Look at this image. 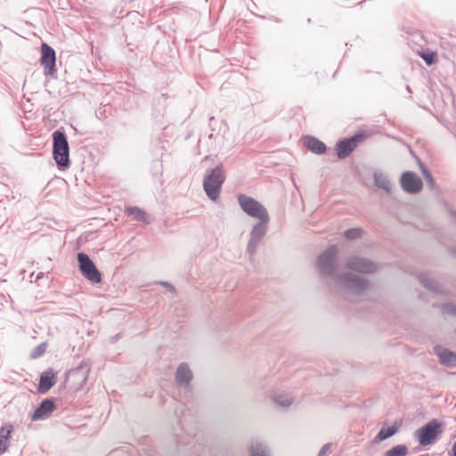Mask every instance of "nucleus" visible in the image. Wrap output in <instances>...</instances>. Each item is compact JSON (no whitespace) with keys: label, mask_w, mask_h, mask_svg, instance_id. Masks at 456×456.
<instances>
[{"label":"nucleus","mask_w":456,"mask_h":456,"mask_svg":"<svg viewBox=\"0 0 456 456\" xmlns=\"http://www.w3.org/2000/svg\"><path fill=\"white\" fill-rule=\"evenodd\" d=\"M273 401L281 408H288L293 403V398L289 394L279 393L273 395Z\"/></svg>","instance_id":"21"},{"label":"nucleus","mask_w":456,"mask_h":456,"mask_svg":"<svg viewBox=\"0 0 456 456\" xmlns=\"http://www.w3.org/2000/svg\"><path fill=\"white\" fill-rule=\"evenodd\" d=\"M452 215L454 216L455 220H456V211H452ZM449 253L456 258V249L455 248H449Z\"/></svg>","instance_id":"33"},{"label":"nucleus","mask_w":456,"mask_h":456,"mask_svg":"<svg viewBox=\"0 0 456 456\" xmlns=\"http://www.w3.org/2000/svg\"><path fill=\"white\" fill-rule=\"evenodd\" d=\"M338 246L330 245L317 258L320 273L331 278L333 283L349 294L360 295L367 289L369 281L348 272L336 274L338 268Z\"/></svg>","instance_id":"1"},{"label":"nucleus","mask_w":456,"mask_h":456,"mask_svg":"<svg viewBox=\"0 0 456 456\" xmlns=\"http://www.w3.org/2000/svg\"><path fill=\"white\" fill-rule=\"evenodd\" d=\"M238 203L240 208L251 217L258 220L270 217L265 206L252 197L240 194L238 196Z\"/></svg>","instance_id":"6"},{"label":"nucleus","mask_w":456,"mask_h":456,"mask_svg":"<svg viewBox=\"0 0 456 456\" xmlns=\"http://www.w3.org/2000/svg\"><path fill=\"white\" fill-rule=\"evenodd\" d=\"M40 62L46 75L51 74L54 70L56 62L55 51L45 43L41 46Z\"/></svg>","instance_id":"11"},{"label":"nucleus","mask_w":456,"mask_h":456,"mask_svg":"<svg viewBox=\"0 0 456 456\" xmlns=\"http://www.w3.org/2000/svg\"><path fill=\"white\" fill-rule=\"evenodd\" d=\"M445 425L443 421L433 419L427 424L417 429L415 436L419 444L422 446L433 444L437 437L444 433Z\"/></svg>","instance_id":"4"},{"label":"nucleus","mask_w":456,"mask_h":456,"mask_svg":"<svg viewBox=\"0 0 456 456\" xmlns=\"http://www.w3.org/2000/svg\"><path fill=\"white\" fill-rule=\"evenodd\" d=\"M398 429L399 427L396 423L388 428H382L378 433L376 439L379 441H384L396 434Z\"/></svg>","instance_id":"23"},{"label":"nucleus","mask_w":456,"mask_h":456,"mask_svg":"<svg viewBox=\"0 0 456 456\" xmlns=\"http://www.w3.org/2000/svg\"><path fill=\"white\" fill-rule=\"evenodd\" d=\"M55 409V405L53 400L45 399L35 410L32 414V420L45 419L50 416V414Z\"/></svg>","instance_id":"12"},{"label":"nucleus","mask_w":456,"mask_h":456,"mask_svg":"<svg viewBox=\"0 0 456 456\" xmlns=\"http://www.w3.org/2000/svg\"><path fill=\"white\" fill-rule=\"evenodd\" d=\"M400 183L403 191L409 193H417L422 188L421 179L415 173L411 171L402 174Z\"/></svg>","instance_id":"10"},{"label":"nucleus","mask_w":456,"mask_h":456,"mask_svg":"<svg viewBox=\"0 0 456 456\" xmlns=\"http://www.w3.org/2000/svg\"><path fill=\"white\" fill-rule=\"evenodd\" d=\"M375 185L379 188L385 190L389 192L391 190V183L387 176L379 171H375L373 174Z\"/></svg>","instance_id":"20"},{"label":"nucleus","mask_w":456,"mask_h":456,"mask_svg":"<svg viewBox=\"0 0 456 456\" xmlns=\"http://www.w3.org/2000/svg\"><path fill=\"white\" fill-rule=\"evenodd\" d=\"M441 310L445 314L456 317V306L452 304H443Z\"/></svg>","instance_id":"26"},{"label":"nucleus","mask_w":456,"mask_h":456,"mask_svg":"<svg viewBox=\"0 0 456 456\" xmlns=\"http://www.w3.org/2000/svg\"><path fill=\"white\" fill-rule=\"evenodd\" d=\"M44 345H39L37 347V352H35L33 354V357H37L38 355H40L41 354H43L44 352Z\"/></svg>","instance_id":"32"},{"label":"nucleus","mask_w":456,"mask_h":456,"mask_svg":"<svg viewBox=\"0 0 456 456\" xmlns=\"http://www.w3.org/2000/svg\"><path fill=\"white\" fill-rule=\"evenodd\" d=\"M363 139V135L355 134L350 138L339 141L336 144L337 154L339 159H346L357 147V144Z\"/></svg>","instance_id":"9"},{"label":"nucleus","mask_w":456,"mask_h":456,"mask_svg":"<svg viewBox=\"0 0 456 456\" xmlns=\"http://www.w3.org/2000/svg\"><path fill=\"white\" fill-rule=\"evenodd\" d=\"M77 261L79 264V270L86 280L92 283H100L102 281V274L88 255L85 253H78Z\"/></svg>","instance_id":"7"},{"label":"nucleus","mask_w":456,"mask_h":456,"mask_svg":"<svg viewBox=\"0 0 456 456\" xmlns=\"http://www.w3.org/2000/svg\"><path fill=\"white\" fill-rule=\"evenodd\" d=\"M408 454V448L404 444H398L387 450L384 456H406Z\"/></svg>","instance_id":"24"},{"label":"nucleus","mask_w":456,"mask_h":456,"mask_svg":"<svg viewBox=\"0 0 456 456\" xmlns=\"http://www.w3.org/2000/svg\"><path fill=\"white\" fill-rule=\"evenodd\" d=\"M452 456H456V441L452 444Z\"/></svg>","instance_id":"34"},{"label":"nucleus","mask_w":456,"mask_h":456,"mask_svg":"<svg viewBox=\"0 0 456 456\" xmlns=\"http://www.w3.org/2000/svg\"><path fill=\"white\" fill-rule=\"evenodd\" d=\"M305 144L314 154L321 155L326 151L325 143L314 136H306L305 138Z\"/></svg>","instance_id":"16"},{"label":"nucleus","mask_w":456,"mask_h":456,"mask_svg":"<svg viewBox=\"0 0 456 456\" xmlns=\"http://www.w3.org/2000/svg\"><path fill=\"white\" fill-rule=\"evenodd\" d=\"M53 159L59 170L65 171L70 167L69 148L66 134L64 132L56 130L53 133Z\"/></svg>","instance_id":"2"},{"label":"nucleus","mask_w":456,"mask_h":456,"mask_svg":"<svg viewBox=\"0 0 456 456\" xmlns=\"http://www.w3.org/2000/svg\"><path fill=\"white\" fill-rule=\"evenodd\" d=\"M435 352L438 355L441 364L448 367L456 366V353L441 346H436Z\"/></svg>","instance_id":"13"},{"label":"nucleus","mask_w":456,"mask_h":456,"mask_svg":"<svg viewBox=\"0 0 456 456\" xmlns=\"http://www.w3.org/2000/svg\"><path fill=\"white\" fill-rule=\"evenodd\" d=\"M345 266L360 273H371L377 270V265L374 262L359 256H349Z\"/></svg>","instance_id":"8"},{"label":"nucleus","mask_w":456,"mask_h":456,"mask_svg":"<svg viewBox=\"0 0 456 456\" xmlns=\"http://www.w3.org/2000/svg\"><path fill=\"white\" fill-rule=\"evenodd\" d=\"M332 446V444H325L320 450L318 456H327V454L330 452V448Z\"/></svg>","instance_id":"30"},{"label":"nucleus","mask_w":456,"mask_h":456,"mask_svg":"<svg viewBox=\"0 0 456 456\" xmlns=\"http://www.w3.org/2000/svg\"><path fill=\"white\" fill-rule=\"evenodd\" d=\"M362 230L360 228H352L345 231L344 235L347 239H356L361 236Z\"/></svg>","instance_id":"25"},{"label":"nucleus","mask_w":456,"mask_h":456,"mask_svg":"<svg viewBox=\"0 0 456 456\" xmlns=\"http://www.w3.org/2000/svg\"><path fill=\"white\" fill-rule=\"evenodd\" d=\"M12 431V426L11 424L3 426L0 428V453L3 454L6 452L9 446V438Z\"/></svg>","instance_id":"18"},{"label":"nucleus","mask_w":456,"mask_h":456,"mask_svg":"<svg viewBox=\"0 0 456 456\" xmlns=\"http://www.w3.org/2000/svg\"><path fill=\"white\" fill-rule=\"evenodd\" d=\"M250 456H271V454L266 444L254 442L250 447Z\"/></svg>","instance_id":"22"},{"label":"nucleus","mask_w":456,"mask_h":456,"mask_svg":"<svg viewBox=\"0 0 456 456\" xmlns=\"http://www.w3.org/2000/svg\"><path fill=\"white\" fill-rule=\"evenodd\" d=\"M192 379V373L185 362H182L175 373V380L180 385L187 386L189 385L191 379Z\"/></svg>","instance_id":"15"},{"label":"nucleus","mask_w":456,"mask_h":456,"mask_svg":"<svg viewBox=\"0 0 456 456\" xmlns=\"http://www.w3.org/2000/svg\"><path fill=\"white\" fill-rule=\"evenodd\" d=\"M55 384V377L52 370L44 371L40 376L38 392L46 393Z\"/></svg>","instance_id":"14"},{"label":"nucleus","mask_w":456,"mask_h":456,"mask_svg":"<svg viewBox=\"0 0 456 456\" xmlns=\"http://www.w3.org/2000/svg\"><path fill=\"white\" fill-rule=\"evenodd\" d=\"M159 284H161L163 287H165L166 289H167L171 292H175V287L171 283H169L167 281H160Z\"/></svg>","instance_id":"31"},{"label":"nucleus","mask_w":456,"mask_h":456,"mask_svg":"<svg viewBox=\"0 0 456 456\" xmlns=\"http://www.w3.org/2000/svg\"><path fill=\"white\" fill-rule=\"evenodd\" d=\"M224 179L221 167L207 170L203 180V187L207 196L211 200L215 201L219 197Z\"/></svg>","instance_id":"3"},{"label":"nucleus","mask_w":456,"mask_h":456,"mask_svg":"<svg viewBox=\"0 0 456 456\" xmlns=\"http://www.w3.org/2000/svg\"><path fill=\"white\" fill-rule=\"evenodd\" d=\"M420 56L428 65H432L436 60V54L435 53H422Z\"/></svg>","instance_id":"28"},{"label":"nucleus","mask_w":456,"mask_h":456,"mask_svg":"<svg viewBox=\"0 0 456 456\" xmlns=\"http://www.w3.org/2000/svg\"><path fill=\"white\" fill-rule=\"evenodd\" d=\"M125 213L127 216H132L135 221L142 222L145 224H149L146 212L138 207H127L125 209Z\"/></svg>","instance_id":"19"},{"label":"nucleus","mask_w":456,"mask_h":456,"mask_svg":"<svg viewBox=\"0 0 456 456\" xmlns=\"http://www.w3.org/2000/svg\"><path fill=\"white\" fill-rule=\"evenodd\" d=\"M269 222L270 217L259 219L258 222L253 225L250 231L249 240L247 245V253L248 254L250 260H252L259 243L266 234Z\"/></svg>","instance_id":"5"},{"label":"nucleus","mask_w":456,"mask_h":456,"mask_svg":"<svg viewBox=\"0 0 456 456\" xmlns=\"http://www.w3.org/2000/svg\"><path fill=\"white\" fill-rule=\"evenodd\" d=\"M421 169H422V174L424 175V178H425L427 183L430 186V188H433V186H434V180H433L430 173L425 167H421Z\"/></svg>","instance_id":"29"},{"label":"nucleus","mask_w":456,"mask_h":456,"mask_svg":"<svg viewBox=\"0 0 456 456\" xmlns=\"http://www.w3.org/2000/svg\"><path fill=\"white\" fill-rule=\"evenodd\" d=\"M411 42L423 46V45L427 43V40L421 33L417 32L411 35Z\"/></svg>","instance_id":"27"},{"label":"nucleus","mask_w":456,"mask_h":456,"mask_svg":"<svg viewBox=\"0 0 456 456\" xmlns=\"http://www.w3.org/2000/svg\"><path fill=\"white\" fill-rule=\"evenodd\" d=\"M419 282L422 284L423 287L429 289L430 291L438 294L443 293V290L440 288L438 282L436 280H434L429 274H421L419 276Z\"/></svg>","instance_id":"17"}]
</instances>
